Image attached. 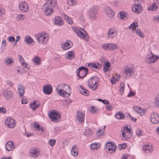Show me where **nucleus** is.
<instances>
[{
  "instance_id": "obj_1",
  "label": "nucleus",
  "mask_w": 159,
  "mask_h": 159,
  "mask_svg": "<svg viewBox=\"0 0 159 159\" xmlns=\"http://www.w3.org/2000/svg\"><path fill=\"white\" fill-rule=\"evenodd\" d=\"M65 87L69 89L70 88V87L68 85L61 84L57 86L56 89V93L60 96L64 97H68L70 96V93L64 90L63 89Z\"/></svg>"
},
{
  "instance_id": "obj_2",
  "label": "nucleus",
  "mask_w": 159,
  "mask_h": 159,
  "mask_svg": "<svg viewBox=\"0 0 159 159\" xmlns=\"http://www.w3.org/2000/svg\"><path fill=\"white\" fill-rule=\"evenodd\" d=\"M88 85L89 87L93 90L96 89L99 85V83L97 81V78L93 76L90 78L88 80Z\"/></svg>"
},
{
  "instance_id": "obj_3",
  "label": "nucleus",
  "mask_w": 159,
  "mask_h": 159,
  "mask_svg": "<svg viewBox=\"0 0 159 159\" xmlns=\"http://www.w3.org/2000/svg\"><path fill=\"white\" fill-rule=\"evenodd\" d=\"M121 132L122 135V139L124 140L129 139L132 135V133L128 126H124L121 128Z\"/></svg>"
},
{
  "instance_id": "obj_4",
  "label": "nucleus",
  "mask_w": 159,
  "mask_h": 159,
  "mask_svg": "<svg viewBox=\"0 0 159 159\" xmlns=\"http://www.w3.org/2000/svg\"><path fill=\"white\" fill-rule=\"evenodd\" d=\"M35 38L37 41L41 44H45L48 39V36H46V33H44L36 34Z\"/></svg>"
},
{
  "instance_id": "obj_5",
  "label": "nucleus",
  "mask_w": 159,
  "mask_h": 159,
  "mask_svg": "<svg viewBox=\"0 0 159 159\" xmlns=\"http://www.w3.org/2000/svg\"><path fill=\"white\" fill-rule=\"evenodd\" d=\"M106 152L110 153H113L116 150V147L114 143L112 142H107L104 147Z\"/></svg>"
},
{
  "instance_id": "obj_6",
  "label": "nucleus",
  "mask_w": 159,
  "mask_h": 159,
  "mask_svg": "<svg viewBox=\"0 0 159 159\" xmlns=\"http://www.w3.org/2000/svg\"><path fill=\"white\" fill-rule=\"evenodd\" d=\"M88 71V68H85L84 66L81 67L77 69L76 74L80 78H83L86 75Z\"/></svg>"
},
{
  "instance_id": "obj_7",
  "label": "nucleus",
  "mask_w": 159,
  "mask_h": 159,
  "mask_svg": "<svg viewBox=\"0 0 159 159\" xmlns=\"http://www.w3.org/2000/svg\"><path fill=\"white\" fill-rule=\"evenodd\" d=\"M98 7V6L94 5L91 7L89 9V16L92 19H95L96 18Z\"/></svg>"
},
{
  "instance_id": "obj_8",
  "label": "nucleus",
  "mask_w": 159,
  "mask_h": 159,
  "mask_svg": "<svg viewBox=\"0 0 159 159\" xmlns=\"http://www.w3.org/2000/svg\"><path fill=\"white\" fill-rule=\"evenodd\" d=\"M42 8L44 10V14L46 16H50L52 13L53 10L51 8L50 5L47 2L44 4Z\"/></svg>"
},
{
  "instance_id": "obj_9",
  "label": "nucleus",
  "mask_w": 159,
  "mask_h": 159,
  "mask_svg": "<svg viewBox=\"0 0 159 159\" xmlns=\"http://www.w3.org/2000/svg\"><path fill=\"white\" fill-rule=\"evenodd\" d=\"M158 58V57L150 53L147 56L145 61L148 63L151 64L154 63Z\"/></svg>"
},
{
  "instance_id": "obj_10",
  "label": "nucleus",
  "mask_w": 159,
  "mask_h": 159,
  "mask_svg": "<svg viewBox=\"0 0 159 159\" xmlns=\"http://www.w3.org/2000/svg\"><path fill=\"white\" fill-rule=\"evenodd\" d=\"M5 123L8 128H13L16 125V122L15 120L10 117H8L5 120Z\"/></svg>"
},
{
  "instance_id": "obj_11",
  "label": "nucleus",
  "mask_w": 159,
  "mask_h": 159,
  "mask_svg": "<svg viewBox=\"0 0 159 159\" xmlns=\"http://www.w3.org/2000/svg\"><path fill=\"white\" fill-rule=\"evenodd\" d=\"M14 92L11 90H5L2 91V95L6 100L12 98L14 96Z\"/></svg>"
},
{
  "instance_id": "obj_12",
  "label": "nucleus",
  "mask_w": 159,
  "mask_h": 159,
  "mask_svg": "<svg viewBox=\"0 0 159 159\" xmlns=\"http://www.w3.org/2000/svg\"><path fill=\"white\" fill-rule=\"evenodd\" d=\"M48 116L53 121H57L60 118V115L59 113L55 111L50 112Z\"/></svg>"
},
{
  "instance_id": "obj_13",
  "label": "nucleus",
  "mask_w": 159,
  "mask_h": 159,
  "mask_svg": "<svg viewBox=\"0 0 159 159\" xmlns=\"http://www.w3.org/2000/svg\"><path fill=\"white\" fill-rule=\"evenodd\" d=\"M151 122L154 124H157L159 123V115L157 113L153 112L150 116Z\"/></svg>"
},
{
  "instance_id": "obj_14",
  "label": "nucleus",
  "mask_w": 159,
  "mask_h": 159,
  "mask_svg": "<svg viewBox=\"0 0 159 159\" xmlns=\"http://www.w3.org/2000/svg\"><path fill=\"white\" fill-rule=\"evenodd\" d=\"M81 39L86 40L87 41H89V37L87 33L83 29H81L77 34Z\"/></svg>"
},
{
  "instance_id": "obj_15",
  "label": "nucleus",
  "mask_w": 159,
  "mask_h": 159,
  "mask_svg": "<svg viewBox=\"0 0 159 159\" xmlns=\"http://www.w3.org/2000/svg\"><path fill=\"white\" fill-rule=\"evenodd\" d=\"M19 7L20 10L24 12H27L29 10V6L27 3L25 1L20 2Z\"/></svg>"
},
{
  "instance_id": "obj_16",
  "label": "nucleus",
  "mask_w": 159,
  "mask_h": 159,
  "mask_svg": "<svg viewBox=\"0 0 159 159\" xmlns=\"http://www.w3.org/2000/svg\"><path fill=\"white\" fill-rule=\"evenodd\" d=\"M132 11L136 14L140 13L142 11V8L140 4L133 5L132 7Z\"/></svg>"
},
{
  "instance_id": "obj_17",
  "label": "nucleus",
  "mask_w": 159,
  "mask_h": 159,
  "mask_svg": "<svg viewBox=\"0 0 159 159\" xmlns=\"http://www.w3.org/2000/svg\"><path fill=\"white\" fill-rule=\"evenodd\" d=\"M43 93L47 95H49L52 93V89L51 84L44 85L43 87Z\"/></svg>"
},
{
  "instance_id": "obj_18",
  "label": "nucleus",
  "mask_w": 159,
  "mask_h": 159,
  "mask_svg": "<svg viewBox=\"0 0 159 159\" xmlns=\"http://www.w3.org/2000/svg\"><path fill=\"white\" fill-rule=\"evenodd\" d=\"M72 45V43L70 40H66L62 44L61 46L63 49L67 50L71 48Z\"/></svg>"
},
{
  "instance_id": "obj_19",
  "label": "nucleus",
  "mask_w": 159,
  "mask_h": 159,
  "mask_svg": "<svg viewBox=\"0 0 159 159\" xmlns=\"http://www.w3.org/2000/svg\"><path fill=\"white\" fill-rule=\"evenodd\" d=\"M143 149L145 152L148 153H151V151H153V148L152 144H147L143 145Z\"/></svg>"
},
{
  "instance_id": "obj_20",
  "label": "nucleus",
  "mask_w": 159,
  "mask_h": 159,
  "mask_svg": "<svg viewBox=\"0 0 159 159\" xmlns=\"http://www.w3.org/2000/svg\"><path fill=\"white\" fill-rule=\"evenodd\" d=\"M87 64L88 67L98 70L100 69L102 66V65L98 62H91Z\"/></svg>"
},
{
  "instance_id": "obj_21",
  "label": "nucleus",
  "mask_w": 159,
  "mask_h": 159,
  "mask_svg": "<svg viewBox=\"0 0 159 159\" xmlns=\"http://www.w3.org/2000/svg\"><path fill=\"white\" fill-rule=\"evenodd\" d=\"M84 120V113L77 111L76 120L79 122H82Z\"/></svg>"
},
{
  "instance_id": "obj_22",
  "label": "nucleus",
  "mask_w": 159,
  "mask_h": 159,
  "mask_svg": "<svg viewBox=\"0 0 159 159\" xmlns=\"http://www.w3.org/2000/svg\"><path fill=\"white\" fill-rule=\"evenodd\" d=\"M124 69V73L126 75L130 76L134 74V72L132 68L129 66H125Z\"/></svg>"
},
{
  "instance_id": "obj_23",
  "label": "nucleus",
  "mask_w": 159,
  "mask_h": 159,
  "mask_svg": "<svg viewBox=\"0 0 159 159\" xmlns=\"http://www.w3.org/2000/svg\"><path fill=\"white\" fill-rule=\"evenodd\" d=\"M116 35V30L113 28L110 29L107 33V36L109 38H113Z\"/></svg>"
},
{
  "instance_id": "obj_24",
  "label": "nucleus",
  "mask_w": 159,
  "mask_h": 159,
  "mask_svg": "<svg viewBox=\"0 0 159 159\" xmlns=\"http://www.w3.org/2000/svg\"><path fill=\"white\" fill-rule=\"evenodd\" d=\"M39 151L37 148H31L30 150V153L31 156L34 158H36L39 155Z\"/></svg>"
},
{
  "instance_id": "obj_25",
  "label": "nucleus",
  "mask_w": 159,
  "mask_h": 159,
  "mask_svg": "<svg viewBox=\"0 0 159 159\" xmlns=\"http://www.w3.org/2000/svg\"><path fill=\"white\" fill-rule=\"evenodd\" d=\"M80 87L81 89L80 90V93L82 94L87 96L89 94V91L86 89L82 85H80Z\"/></svg>"
},
{
  "instance_id": "obj_26",
  "label": "nucleus",
  "mask_w": 159,
  "mask_h": 159,
  "mask_svg": "<svg viewBox=\"0 0 159 159\" xmlns=\"http://www.w3.org/2000/svg\"><path fill=\"white\" fill-rule=\"evenodd\" d=\"M14 143L11 141L8 142L5 145L6 149L8 151H10L14 148Z\"/></svg>"
},
{
  "instance_id": "obj_27",
  "label": "nucleus",
  "mask_w": 159,
  "mask_h": 159,
  "mask_svg": "<svg viewBox=\"0 0 159 159\" xmlns=\"http://www.w3.org/2000/svg\"><path fill=\"white\" fill-rule=\"evenodd\" d=\"M18 91L19 96H22L25 93V89L24 87L21 84H19L18 86Z\"/></svg>"
},
{
  "instance_id": "obj_28",
  "label": "nucleus",
  "mask_w": 159,
  "mask_h": 159,
  "mask_svg": "<svg viewBox=\"0 0 159 159\" xmlns=\"http://www.w3.org/2000/svg\"><path fill=\"white\" fill-rule=\"evenodd\" d=\"M106 10L108 16L111 18L114 16L115 14L114 12L111 8L107 7L106 8Z\"/></svg>"
},
{
  "instance_id": "obj_29",
  "label": "nucleus",
  "mask_w": 159,
  "mask_h": 159,
  "mask_svg": "<svg viewBox=\"0 0 159 159\" xmlns=\"http://www.w3.org/2000/svg\"><path fill=\"white\" fill-rule=\"evenodd\" d=\"M127 14L125 12L120 11L118 14V18L123 20H126L127 18Z\"/></svg>"
},
{
  "instance_id": "obj_30",
  "label": "nucleus",
  "mask_w": 159,
  "mask_h": 159,
  "mask_svg": "<svg viewBox=\"0 0 159 159\" xmlns=\"http://www.w3.org/2000/svg\"><path fill=\"white\" fill-rule=\"evenodd\" d=\"M133 108L135 111L140 115L144 114L145 113L143 109H142L141 107L137 106H134Z\"/></svg>"
},
{
  "instance_id": "obj_31",
  "label": "nucleus",
  "mask_w": 159,
  "mask_h": 159,
  "mask_svg": "<svg viewBox=\"0 0 159 159\" xmlns=\"http://www.w3.org/2000/svg\"><path fill=\"white\" fill-rule=\"evenodd\" d=\"M66 58L70 60L73 59L75 56V54L73 51H69L67 54H66Z\"/></svg>"
},
{
  "instance_id": "obj_32",
  "label": "nucleus",
  "mask_w": 159,
  "mask_h": 159,
  "mask_svg": "<svg viewBox=\"0 0 159 159\" xmlns=\"http://www.w3.org/2000/svg\"><path fill=\"white\" fill-rule=\"evenodd\" d=\"M62 17L64 18V19L66 20L70 25H72L73 24V22L72 19L69 16H68L66 15L63 14L62 15Z\"/></svg>"
},
{
  "instance_id": "obj_33",
  "label": "nucleus",
  "mask_w": 159,
  "mask_h": 159,
  "mask_svg": "<svg viewBox=\"0 0 159 159\" xmlns=\"http://www.w3.org/2000/svg\"><path fill=\"white\" fill-rule=\"evenodd\" d=\"M55 24L57 25H61L63 24V19L60 17L55 18Z\"/></svg>"
},
{
  "instance_id": "obj_34",
  "label": "nucleus",
  "mask_w": 159,
  "mask_h": 159,
  "mask_svg": "<svg viewBox=\"0 0 159 159\" xmlns=\"http://www.w3.org/2000/svg\"><path fill=\"white\" fill-rule=\"evenodd\" d=\"M158 8V6L157 4L153 2L152 4V5H150V6L147 8V10L148 11H153L156 10Z\"/></svg>"
},
{
  "instance_id": "obj_35",
  "label": "nucleus",
  "mask_w": 159,
  "mask_h": 159,
  "mask_svg": "<svg viewBox=\"0 0 159 159\" xmlns=\"http://www.w3.org/2000/svg\"><path fill=\"white\" fill-rule=\"evenodd\" d=\"M111 66V64L110 62L108 61H106L105 62L104 66L103 69V71L106 72L107 71Z\"/></svg>"
},
{
  "instance_id": "obj_36",
  "label": "nucleus",
  "mask_w": 159,
  "mask_h": 159,
  "mask_svg": "<svg viewBox=\"0 0 159 159\" xmlns=\"http://www.w3.org/2000/svg\"><path fill=\"white\" fill-rule=\"evenodd\" d=\"M115 117L117 119L122 120L125 118V116L121 112L119 111L115 115Z\"/></svg>"
},
{
  "instance_id": "obj_37",
  "label": "nucleus",
  "mask_w": 159,
  "mask_h": 159,
  "mask_svg": "<svg viewBox=\"0 0 159 159\" xmlns=\"http://www.w3.org/2000/svg\"><path fill=\"white\" fill-rule=\"evenodd\" d=\"M118 48L117 45L114 43H109L108 51L113 50L117 49Z\"/></svg>"
},
{
  "instance_id": "obj_38",
  "label": "nucleus",
  "mask_w": 159,
  "mask_h": 159,
  "mask_svg": "<svg viewBox=\"0 0 159 159\" xmlns=\"http://www.w3.org/2000/svg\"><path fill=\"white\" fill-rule=\"evenodd\" d=\"M39 103H36V101H34L32 103L30 104V106L31 108L33 111H34L36 109L39 107Z\"/></svg>"
},
{
  "instance_id": "obj_39",
  "label": "nucleus",
  "mask_w": 159,
  "mask_h": 159,
  "mask_svg": "<svg viewBox=\"0 0 159 159\" xmlns=\"http://www.w3.org/2000/svg\"><path fill=\"white\" fill-rule=\"evenodd\" d=\"M71 153L74 156H76L78 154V151L77 146L76 145H74L71 149Z\"/></svg>"
},
{
  "instance_id": "obj_40",
  "label": "nucleus",
  "mask_w": 159,
  "mask_h": 159,
  "mask_svg": "<svg viewBox=\"0 0 159 159\" xmlns=\"http://www.w3.org/2000/svg\"><path fill=\"white\" fill-rule=\"evenodd\" d=\"M25 41L28 43L31 44L33 40L30 36H27L25 37Z\"/></svg>"
},
{
  "instance_id": "obj_41",
  "label": "nucleus",
  "mask_w": 159,
  "mask_h": 159,
  "mask_svg": "<svg viewBox=\"0 0 159 159\" xmlns=\"http://www.w3.org/2000/svg\"><path fill=\"white\" fill-rule=\"evenodd\" d=\"M4 62L6 65H9L10 64L13 63V62L11 58L8 57L6 58L5 59Z\"/></svg>"
},
{
  "instance_id": "obj_42",
  "label": "nucleus",
  "mask_w": 159,
  "mask_h": 159,
  "mask_svg": "<svg viewBox=\"0 0 159 159\" xmlns=\"http://www.w3.org/2000/svg\"><path fill=\"white\" fill-rule=\"evenodd\" d=\"M135 33L137 34L139 36L142 38H143L144 35L143 33L141 31H140L139 28H137L135 30Z\"/></svg>"
},
{
  "instance_id": "obj_43",
  "label": "nucleus",
  "mask_w": 159,
  "mask_h": 159,
  "mask_svg": "<svg viewBox=\"0 0 159 159\" xmlns=\"http://www.w3.org/2000/svg\"><path fill=\"white\" fill-rule=\"evenodd\" d=\"M40 59L38 57H35L34 59V62L35 65H39L40 64Z\"/></svg>"
},
{
  "instance_id": "obj_44",
  "label": "nucleus",
  "mask_w": 159,
  "mask_h": 159,
  "mask_svg": "<svg viewBox=\"0 0 159 159\" xmlns=\"http://www.w3.org/2000/svg\"><path fill=\"white\" fill-rule=\"evenodd\" d=\"M138 26V24L137 22H134L132 23L129 26V29H132L134 27H137Z\"/></svg>"
},
{
  "instance_id": "obj_45",
  "label": "nucleus",
  "mask_w": 159,
  "mask_h": 159,
  "mask_svg": "<svg viewBox=\"0 0 159 159\" xmlns=\"http://www.w3.org/2000/svg\"><path fill=\"white\" fill-rule=\"evenodd\" d=\"M90 148L93 150H96L98 148V146L95 143H93L90 145Z\"/></svg>"
},
{
  "instance_id": "obj_46",
  "label": "nucleus",
  "mask_w": 159,
  "mask_h": 159,
  "mask_svg": "<svg viewBox=\"0 0 159 159\" xmlns=\"http://www.w3.org/2000/svg\"><path fill=\"white\" fill-rule=\"evenodd\" d=\"M102 47L104 50H108L109 43L103 44Z\"/></svg>"
},
{
  "instance_id": "obj_47",
  "label": "nucleus",
  "mask_w": 159,
  "mask_h": 159,
  "mask_svg": "<svg viewBox=\"0 0 159 159\" xmlns=\"http://www.w3.org/2000/svg\"><path fill=\"white\" fill-rule=\"evenodd\" d=\"M125 85L124 84L121 83L120 85V93H123L124 92Z\"/></svg>"
},
{
  "instance_id": "obj_48",
  "label": "nucleus",
  "mask_w": 159,
  "mask_h": 159,
  "mask_svg": "<svg viewBox=\"0 0 159 159\" xmlns=\"http://www.w3.org/2000/svg\"><path fill=\"white\" fill-rule=\"evenodd\" d=\"M72 30L77 35L81 29H79L75 26H73L72 27Z\"/></svg>"
},
{
  "instance_id": "obj_49",
  "label": "nucleus",
  "mask_w": 159,
  "mask_h": 159,
  "mask_svg": "<svg viewBox=\"0 0 159 159\" xmlns=\"http://www.w3.org/2000/svg\"><path fill=\"white\" fill-rule=\"evenodd\" d=\"M86 134L87 136H89L92 135L93 134V132L92 130L89 129L86 130Z\"/></svg>"
},
{
  "instance_id": "obj_50",
  "label": "nucleus",
  "mask_w": 159,
  "mask_h": 159,
  "mask_svg": "<svg viewBox=\"0 0 159 159\" xmlns=\"http://www.w3.org/2000/svg\"><path fill=\"white\" fill-rule=\"evenodd\" d=\"M25 17L24 15L19 14L17 18L18 20H23L25 19Z\"/></svg>"
},
{
  "instance_id": "obj_51",
  "label": "nucleus",
  "mask_w": 159,
  "mask_h": 159,
  "mask_svg": "<svg viewBox=\"0 0 159 159\" xmlns=\"http://www.w3.org/2000/svg\"><path fill=\"white\" fill-rule=\"evenodd\" d=\"M152 20L154 21L159 22V16L156 15L152 17Z\"/></svg>"
},
{
  "instance_id": "obj_52",
  "label": "nucleus",
  "mask_w": 159,
  "mask_h": 159,
  "mask_svg": "<svg viewBox=\"0 0 159 159\" xmlns=\"http://www.w3.org/2000/svg\"><path fill=\"white\" fill-rule=\"evenodd\" d=\"M33 126L36 128V129L38 130H40V126L38 124L36 123H34L33 125Z\"/></svg>"
},
{
  "instance_id": "obj_53",
  "label": "nucleus",
  "mask_w": 159,
  "mask_h": 159,
  "mask_svg": "<svg viewBox=\"0 0 159 159\" xmlns=\"http://www.w3.org/2000/svg\"><path fill=\"white\" fill-rule=\"evenodd\" d=\"M142 131L141 129H137L136 130V135L138 137L142 135Z\"/></svg>"
},
{
  "instance_id": "obj_54",
  "label": "nucleus",
  "mask_w": 159,
  "mask_h": 159,
  "mask_svg": "<svg viewBox=\"0 0 159 159\" xmlns=\"http://www.w3.org/2000/svg\"><path fill=\"white\" fill-rule=\"evenodd\" d=\"M107 110L110 111L111 110L113 109V106L112 105L110 104L109 105H107L106 107Z\"/></svg>"
},
{
  "instance_id": "obj_55",
  "label": "nucleus",
  "mask_w": 159,
  "mask_h": 159,
  "mask_svg": "<svg viewBox=\"0 0 159 159\" xmlns=\"http://www.w3.org/2000/svg\"><path fill=\"white\" fill-rule=\"evenodd\" d=\"M8 41L10 42H14L15 41V38L13 36H10L8 38Z\"/></svg>"
},
{
  "instance_id": "obj_56",
  "label": "nucleus",
  "mask_w": 159,
  "mask_h": 159,
  "mask_svg": "<svg viewBox=\"0 0 159 159\" xmlns=\"http://www.w3.org/2000/svg\"><path fill=\"white\" fill-rule=\"evenodd\" d=\"M55 140L54 139H50L49 140V144L51 146H53L55 143Z\"/></svg>"
},
{
  "instance_id": "obj_57",
  "label": "nucleus",
  "mask_w": 159,
  "mask_h": 159,
  "mask_svg": "<svg viewBox=\"0 0 159 159\" xmlns=\"http://www.w3.org/2000/svg\"><path fill=\"white\" fill-rule=\"evenodd\" d=\"M6 112V110L5 108L1 107H0V113H2L3 114L5 113Z\"/></svg>"
},
{
  "instance_id": "obj_58",
  "label": "nucleus",
  "mask_w": 159,
  "mask_h": 159,
  "mask_svg": "<svg viewBox=\"0 0 159 159\" xmlns=\"http://www.w3.org/2000/svg\"><path fill=\"white\" fill-rule=\"evenodd\" d=\"M5 13V10L4 8H0V16H1L2 15L4 14Z\"/></svg>"
},
{
  "instance_id": "obj_59",
  "label": "nucleus",
  "mask_w": 159,
  "mask_h": 159,
  "mask_svg": "<svg viewBox=\"0 0 159 159\" xmlns=\"http://www.w3.org/2000/svg\"><path fill=\"white\" fill-rule=\"evenodd\" d=\"M7 84L10 85L11 87H12L13 85V84L9 80H7L6 82Z\"/></svg>"
},
{
  "instance_id": "obj_60",
  "label": "nucleus",
  "mask_w": 159,
  "mask_h": 159,
  "mask_svg": "<svg viewBox=\"0 0 159 159\" xmlns=\"http://www.w3.org/2000/svg\"><path fill=\"white\" fill-rule=\"evenodd\" d=\"M110 80L111 81V83L112 84H115L116 83V81L115 80V79L114 77H111L110 79Z\"/></svg>"
},
{
  "instance_id": "obj_61",
  "label": "nucleus",
  "mask_w": 159,
  "mask_h": 159,
  "mask_svg": "<svg viewBox=\"0 0 159 159\" xmlns=\"http://www.w3.org/2000/svg\"><path fill=\"white\" fill-rule=\"evenodd\" d=\"M103 132L102 131V130L101 129H99L98 130L97 133L98 134V135L100 136L103 133Z\"/></svg>"
},
{
  "instance_id": "obj_62",
  "label": "nucleus",
  "mask_w": 159,
  "mask_h": 159,
  "mask_svg": "<svg viewBox=\"0 0 159 159\" xmlns=\"http://www.w3.org/2000/svg\"><path fill=\"white\" fill-rule=\"evenodd\" d=\"M18 58H19V60H20V61L21 63V62H24V59L21 55H19L18 56Z\"/></svg>"
},
{
  "instance_id": "obj_63",
  "label": "nucleus",
  "mask_w": 159,
  "mask_h": 159,
  "mask_svg": "<svg viewBox=\"0 0 159 159\" xmlns=\"http://www.w3.org/2000/svg\"><path fill=\"white\" fill-rule=\"evenodd\" d=\"M143 0H135L134 1V3L137 4H140L141 3V2H142Z\"/></svg>"
},
{
  "instance_id": "obj_64",
  "label": "nucleus",
  "mask_w": 159,
  "mask_h": 159,
  "mask_svg": "<svg viewBox=\"0 0 159 159\" xmlns=\"http://www.w3.org/2000/svg\"><path fill=\"white\" fill-rule=\"evenodd\" d=\"M28 100L27 99H22L21 100V102L23 104H26L27 103Z\"/></svg>"
}]
</instances>
